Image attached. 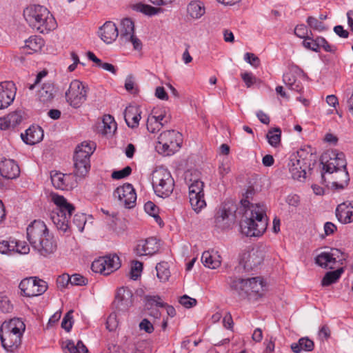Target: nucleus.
I'll use <instances>...</instances> for the list:
<instances>
[{
	"label": "nucleus",
	"mask_w": 353,
	"mask_h": 353,
	"mask_svg": "<svg viewBox=\"0 0 353 353\" xmlns=\"http://www.w3.org/2000/svg\"><path fill=\"white\" fill-rule=\"evenodd\" d=\"M254 194V189L250 188L241 200L243 209V219L240 222L241 232L247 236H260L268 226L265 207L263 204H252L249 199Z\"/></svg>",
	"instance_id": "f257e3e1"
},
{
	"label": "nucleus",
	"mask_w": 353,
	"mask_h": 353,
	"mask_svg": "<svg viewBox=\"0 0 353 353\" xmlns=\"http://www.w3.org/2000/svg\"><path fill=\"white\" fill-rule=\"evenodd\" d=\"M27 237L32 247L41 256H46L57 249L56 242L43 221L34 220L29 225Z\"/></svg>",
	"instance_id": "f03ea898"
},
{
	"label": "nucleus",
	"mask_w": 353,
	"mask_h": 353,
	"mask_svg": "<svg viewBox=\"0 0 353 353\" xmlns=\"http://www.w3.org/2000/svg\"><path fill=\"white\" fill-rule=\"evenodd\" d=\"M23 17L30 26L41 33L48 32L57 27L52 14L46 8L40 5H30L26 8Z\"/></svg>",
	"instance_id": "7ed1b4c3"
},
{
	"label": "nucleus",
	"mask_w": 353,
	"mask_h": 353,
	"mask_svg": "<svg viewBox=\"0 0 353 353\" xmlns=\"http://www.w3.org/2000/svg\"><path fill=\"white\" fill-rule=\"evenodd\" d=\"M24 323L18 318L4 322L0 327V339L5 350H16L21 343V336L25 331Z\"/></svg>",
	"instance_id": "20e7f679"
},
{
	"label": "nucleus",
	"mask_w": 353,
	"mask_h": 353,
	"mask_svg": "<svg viewBox=\"0 0 353 353\" xmlns=\"http://www.w3.org/2000/svg\"><path fill=\"white\" fill-rule=\"evenodd\" d=\"M52 199L58 208L51 213L50 218L58 230L65 232L69 228V219L74 211V206L59 194H52Z\"/></svg>",
	"instance_id": "39448f33"
},
{
	"label": "nucleus",
	"mask_w": 353,
	"mask_h": 353,
	"mask_svg": "<svg viewBox=\"0 0 353 353\" xmlns=\"http://www.w3.org/2000/svg\"><path fill=\"white\" fill-rule=\"evenodd\" d=\"M95 147L93 142L83 141L76 148L73 159L74 174L77 178L83 179L88 173L90 168V157Z\"/></svg>",
	"instance_id": "423d86ee"
},
{
	"label": "nucleus",
	"mask_w": 353,
	"mask_h": 353,
	"mask_svg": "<svg viewBox=\"0 0 353 353\" xmlns=\"http://www.w3.org/2000/svg\"><path fill=\"white\" fill-rule=\"evenodd\" d=\"M152 183L155 194L160 197H168L173 192L174 181L168 169L156 168L152 174Z\"/></svg>",
	"instance_id": "0eeeda50"
},
{
	"label": "nucleus",
	"mask_w": 353,
	"mask_h": 353,
	"mask_svg": "<svg viewBox=\"0 0 353 353\" xmlns=\"http://www.w3.org/2000/svg\"><path fill=\"white\" fill-rule=\"evenodd\" d=\"M312 156V153H305L304 150H301L290 157L288 168L292 178L300 181L305 179L306 169L310 166Z\"/></svg>",
	"instance_id": "6e6552de"
},
{
	"label": "nucleus",
	"mask_w": 353,
	"mask_h": 353,
	"mask_svg": "<svg viewBox=\"0 0 353 353\" xmlns=\"http://www.w3.org/2000/svg\"><path fill=\"white\" fill-rule=\"evenodd\" d=\"M182 134L176 130H167L160 134L156 148L159 152L171 155L181 147Z\"/></svg>",
	"instance_id": "1a4fd4ad"
},
{
	"label": "nucleus",
	"mask_w": 353,
	"mask_h": 353,
	"mask_svg": "<svg viewBox=\"0 0 353 353\" xmlns=\"http://www.w3.org/2000/svg\"><path fill=\"white\" fill-rule=\"evenodd\" d=\"M236 205L232 201H225L214 215V225L220 230L229 228L234 222Z\"/></svg>",
	"instance_id": "9d476101"
},
{
	"label": "nucleus",
	"mask_w": 353,
	"mask_h": 353,
	"mask_svg": "<svg viewBox=\"0 0 353 353\" xmlns=\"http://www.w3.org/2000/svg\"><path fill=\"white\" fill-rule=\"evenodd\" d=\"M87 99V90L83 83L78 81H72L65 92L66 101L74 108H80Z\"/></svg>",
	"instance_id": "9b49d317"
},
{
	"label": "nucleus",
	"mask_w": 353,
	"mask_h": 353,
	"mask_svg": "<svg viewBox=\"0 0 353 353\" xmlns=\"http://www.w3.org/2000/svg\"><path fill=\"white\" fill-rule=\"evenodd\" d=\"M19 288L22 295L31 297L43 294L48 289V285L43 280L37 277H30L23 279Z\"/></svg>",
	"instance_id": "f8f14e48"
},
{
	"label": "nucleus",
	"mask_w": 353,
	"mask_h": 353,
	"mask_svg": "<svg viewBox=\"0 0 353 353\" xmlns=\"http://www.w3.org/2000/svg\"><path fill=\"white\" fill-rule=\"evenodd\" d=\"M121 266L119 258L117 255H108L94 261L91 268L92 271L103 275H109Z\"/></svg>",
	"instance_id": "ddd939ff"
},
{
	"label": "nucleus",
	"mask_w": 353,
	"mask_h": 353,
	"mask_svg": "<svg viewBox=\"0 0 353 353\" xmlns=\"http://www.w3.org/2000/svg\"><path fill=\"white\" fill-rule=\"evenodd\" d=\"M203 182L197 179L189 185V198L191 206L194 212L199 213L206 206L204 199Z\"/></svg>",
	"instance_id": "4468645a"
},
{
	"label": "nucleus",
	"mask_w": 353,
	"mask_h": 353,
	"mask_svg": "<svg viewBox=\"0 0 353 353\" xmlns=\"http://www.w3.org/2000/svg\"><path fill=\"white\" fill-rule=\"evenodd\" d=\"M264 259V253L261 249H252L243 252L239 256V266L245 271L249 272L254 270L261 264Z\"/></svg>",
	"instance_id": "2eb2a0df"
},
{
	"label": "nucleus",
	"mask_w": 353,
	"mask_h": 353,
	"mask_svg": "<svg viewBox=\"0 0 353 353\" xmlns=\"http://www.w3.org/2000/svg\"><path fill=\"white\" fill-rule=\"evenodd\" d=\"M114 197H117L121 204L126 208L134 207L137 201V194L130 183H125L118 187L114 192Z\"/></svg>",
	"instance_id": "dca6fc26"
},
{
	"label": "nucleus",
	"mask_w": 353,
	"mask_h": 353,
	"mask_svg": "<svg viewBox=\"0 0 353 353\" xmlns=\"http://www.w3.org/2000/svg\"><path fill=\"white\" fill-rule=\"evenodd\" d=\"M15 94L16 88L12 81L0 83V110L8 108L14 101Z\"/></svg>",
	"instance_id": "f3484780"
},
{
	"label": "nucleus",
	"mask_w": 353,
	"mask_h": 353,
	"mask_svg": "<svg viewBox=\"0 0 353 353\" xmlns=\"http://www.w3.org/2000/svg\"><path fill=\"white\" fill-rule=\"evenodd\" d=\"M336 165L338 166L337 173L341 174V181H333L332 186L335 189H343L348 185L350 181L349 174L347 170V162L345 154L343 152L336 154Z\"/></svg>",
	"instance_id": "a211bd4d"
},
{
	"label": "nucleus",
	"mask_w": 353,
	"mask_h": 353,
	"mask_svg": "<svg viewBox=\"0 0 353 353\" xmlns=\"http://www.w3.org/2000/svg\"><path fill=\"white\" fill-rule=\"evenodd\" d=\"M160 245L155 237H150L140 240L137 245L135 251L139 256L152 255L158 252Z\"/></svg>",
	"instance_id": "6ab92c4d"
},
{
	"label": "nucleus",
	"mask_w": 353,
	"mask_h": 353,
	"mask_svg": "<svg viewBox=\"0 0 353 353\" xmlns=\"http://www.w3.org/2000/svg\"><path fill=\"white\" fill-rule=\"evenodd\" d=\"M114 303L119 311L128 310L133 303L132 290L124 287L119 288L117 291Z\"/></svg>",
	"instance_id": "aec40b11"
},
{
	"label": "nucleus",
	"mask_w": 353,
	"mask_h": 353,
	"mask_svg": "<svg viewBox=\"0 0 353 353\" xmlns=\"http://www.w3.org/2000/svg\"><path fill=\"white\" fill-rule=\"evenodd\" d=\"M0 174L5 179H13L19 176L20 169L14 160L3 158L0 162Z\"/></svg>",
	"instance_id": "412c9836"
},
{
	"label": "nucleus",
	"mask_w": 353,
	"mask_h": 353,
	"mask_svg": "<svg viewBox=\"0 0 353 353\" xmlns=\"http://www.w3.org/2000/svg\"><path fill=\"white\" fill-rule=\"evenodd\" d=\"M248 296L249 299L256 300L261 297L265 292L264 282L261 277L248 279Z\"/></svg>",
	"instance_id": "4be33fe9"
},
{
	"label": "nucleus",
	"mask_w": 353,
	"mask_h": 353,
	"mask_svg": "<svg viewBox=\"0 0 353 353\" xmlns=\"http://www.w3.org/2000/svg\"><path fill=\"white\" fill-rule=\"evenodd\" d=\"M227 283L230 286V289L234 293H236L241 298L248 296V279H244L236 276H230L227 279Z\"/></svg>",
	"instance_id": "5701e85b"
},
{
	"label": "nucleus",
	"mask_w": 353,
	"mask_h": 353,
	"mask_svg": "<svg viewBox=\"0 0 353 353\" xmlns=\"http://www.w3.org/2000/svg\"><path fill=\"white\" fill-rule=\"evenodd\" d=\"M99 36L106 43H112L119 36V30L112 21L105 22L99 29Z\"/></svg>",
	"instance_id": "b1692460"
},
{
	"label": "nucleus",
	"mask_w": 353,
	"mask_h": 353,
	"mask_svg": "<svg viewBox=\"0 0 353 353\" xmlns=\"http://www.w3.org/2000/svg\"><path fill=\"white\" fill-rule=\"evenodd\" d=\"M22 140L28 145H34L40 142L43 137V131L38 125H32L28 128L25 134H21Z\"/></svg>",
	"instance_id": "393cba45"
},
{
	"label": "nucleus",
	"mask_w": 353,
	"mask_h": 353,
	"mask_svg": "<svg viewBox=\"0 0 353 353\" xmlns=\"http://www.w3.org/2000/svg\"><path fill=\"white\" fill-rule=\"evenodd\" d=\"M336 216L342 223H349L353 221V205L351 202L339 205L336 210Z\"/></svg>",
	"instance_id": "a878e982"
},
{
	"label": "nucleus",
	"mask_w": 353,
	"mask_h": 353,
	"mask_svg": "<svg viewBox=\"0 0 353 353\" xmlns=\"http://www.w3.org/2000/svg\"><path fill=\"white\" fill-rule=\"evenodd\" d=\"M124 118L128 127L137 128L141 118V111L137 106L130 105L125 110Z\"/></svg>",
	"instance_id": "bb28decb"
},
{
	"label": "nucleus",
	"mask_w": 353,
	"mask_h": 353,
	"mask_svg": "<svg viewBox=\"0 0 353 353\" xmlns=\"http://www.w3.org/2000/svg\"><path fill=\"white\" fill-rule=\"evenodd\" d=\"M335 256L336 254L334 252H323L316 256L315 262L323 268L332 269L336 263Z\"/></svg>",
	"instance_id": "cd10ccee"
},
{
	"label": "nucleus",
	"mask_w": 353,
	"mask_h": 353,
	"mask_svg": "<svg viewBox=\"0 0 353 353\" xmlns=\"http://www.w3.org/2000/svg\"><path fill=\"white\" fill-rule=\"evenodd\" d=\"M44 46V41L39 37H30L26 41V44L22 47L21 50L24 54H32L39 51Z\"/></svg>",
	"instance_id": "c85d7f7f"
},
{
	"label": "nucleus",
	"mask_w": 353,
	"mask_h": 353,
	"mask_svg": "<svg viewBox=\"0 0 353 353\" xmlns=\"http://www.w3.org/2000/svg\"><path fill=\"white\" fill-rule=\"evenodd\" d=\"M187 12L191 19H200L205 13L204 3L200 1H192L187 6Z\"/></svg>",
	"instance_id": "c756f323"
},
{
	"label": "nucleus",
	"mask_w": 353,
	"mask_h": 353,
	"mask_svg": "<svg viewBox=\"0 0 353 353\" xmlns=\"http://www.w3.org/2000/svg\"><path fill=\"white\" fill-rule=\"evenodd\" d=\"M134 25L133 21L128 18L124 19L121 22L120 39L126 43L128 38H132L134 34Z\"/></svg>",
	"instance_id": "7c9ffc66"
},
{
	"label": "nucleus",
	"mask_w": 353,
	"mask_h": 353,
	"mask_svg": "<svg viewBox=\"0 0 353 353\" xmlns=\"http://www.w3.org/2000/svg\"><path fill=\"white\" fill-rule=\"evenodd\" d=\"M294 353H300L301 351L311 352L314 348V343L308 337H302L297 343H294L290 346Z\"/></svg>",
	"instance_id": "2f4dec72"
},
{
	"label": "nucleus",
	"mask_w": 353,
	"mask_h": 353,
	"mask_svg": "<svg viewBox=\"0 0 353 353\" xmlns=\"http://www.w3.org/2000/svg\"><path fill=\"white\" fill-rule=\"evenodd\" d=\"M55 88L50 83H44L38 92L39 99L43 102H50L54 97Z\"/></svg>",
	"instance_id": "473e14b6"
},
{
	"label": "nucleus",
	"mask_w": 353,
	"mask_h": 353,
	"mask_svg": "<svg viewBox=\"0 0 353 353\" xmlns=\"http://www.w3.org/2000/svg\"><path fill=\"white\" fill-rule=\"evenodd\" d=\"M343 272V268H338L334 271L327 272L321 281V285L323 286H329L331 284L336 283L339 279Z\"/></svg>",
	"instance_id": "72a5a7b5"
},
{
	"label": "nucleus",
	"mask_w": 353,
	"mask_h": 353,
	"mask_svg": "<svg viewBox=\"0 0 353 353\" xmlns=\"http://www.w3.org/2000/svg\"><path fill=\"white\" fill-rule=\"evenodd\" d=\"M65 346V353H88V350L81 341H78L77 344L72 340H68Z\"/></svg>",
	"instance_id": "f704fd0d"
},
{
	"label": "nucleus",
	"mask_w": 353,
	"mask_h": 353,
	"mask_svg": "<svg viewBox=\"0 0 353 353\" xmlns=\"http://www.w3.org/2000/svg\"><path fill=\"white\" fill-rule=\"evenodd\" d=\"M102 125V133L103 134H112L117 130V123L114 121V118L109 114L103 117Z\"/></svg>",
	"instance_id": "c9c22d12"
},
{
	"label": "nucleus",
	"mask_w": 353,
	"mask_h": 353,
	"mask_svg": "<svg viewBox=\"0 0 353 353\" xmlns=\"http://www.w3.org/2000/svg\"><path fill=\"white\" fill-rule=\"evenodd\" d=\"M71 174H64L61 172H56L51 174L52 183L54 188L57 189L64 190L68 184L66 183V179L70 177Z\"/></svg>",
	"instance_id": "e433bc0d"
},
{
	"label": "nucleus",
	"mask_w": 353,
	"mask_h": 353,
	"mask_svg": "<svg viewBox=\"0 0 353 353\" xmlns=\"http://www.w3.org/2000/svg\"><path fill=\"white\" fill-rule=\"evenodd\" d=\"M281 137V130L279 128H275L270 130L266 134V138L269 144L274 148H276L280 145Z\"/></svg>",
	"instance_id": "4c0bfd02"
},
{
	"label": "nucleus",
	"mask_w": 353,
	"mask_h": 353,
	"mask_svg": "<svg viewBox=\"0 0 353 353\" xmlns=\"http://www.w3.org/2000/svg\"><path fill=\"white\" fill-rule=\"evenodd\" d=\"M203 265L210 269H216L221 265V261L214 257L209 252H204L201 256Z\"/></svg>",
	"instance_id": "58836bf2"
},
{
	"label": "nucleus",
	"mask_w": 353,
	"mask_h": 353,
	"mask_svg": "<svg viewBox=\"0 0 353 353\" xmlns=\"http://www.w3.org/2000/svg\"><path fill=\"white\" fill-rule=\"evenodd\" d=\"M157 276L162 282H165L170 276L168 264L166 262L159 263L156 266Z\"/></svg>",
	"instance_id": "ea45409f"
},
{
	"label": "nucleus",
	"mask_w": 353,
	"mask_h": 353,
	"mask_svg": "<svg viewBox=\"0 0 353 353\" xmlns=\"http://www.w3.org/2000/svg\"><path fill=\"white\" fill-rule=\"evenodd\" d=\"M132 9L137 12H142L146 15L152 16L157 14L161 9L152 7L150 5L143 4L141 3H136L132 6Z\"/></svg>",
	"instance_id": "a19ab883"
},
{
	"label": "nucleus",
	"mask_w": 353,
	"mask_h": 353,
	"mask_svg": "<svg viewBox=\"0 0 353 353\" xmlns=\"http://www.w3.org/2000/svg\"><path fill=\"white\" fill-rule=\"evenodd\" d=\"M145 211L151 216L154 217L156 222L161 225L163 221L159 215V208L152 201H148L144 205Z\"/></svg>",
	"instance_id": "79ce46f5"
},
{
	"label": "nucleus",
	"mask_w": 353,
	"mask_h": 353,
	"mask_svg": "<svg viewBox=\"0 0 353 353\" xmlns=\"http://www.w3.org/2000/svg\"><path fill=\"white\" fill-rule=\"evenodd\" d=\"M162 123H158L155 117L149 116L147 119V129L149 132L152 133H155L160 130V129L163 127Z\"/></svg>",
	"instance_id": "37998d69"
},
{
	"label": "nucleus",
	"mask_w": 353,
	"mask_h": 353,
	"mask_svg": "<svg viewBox=\"0 0 353 353\" xmlns=\"http://www.w3.org/2000/svg\"><path fill=\"white\" fill-rule=\"evenodd\" d=\"M303 45L307 49L316 52H319V43L317 41V37L315 39L310 37H305L303 41Z\"/></svg>",
	"instance_id": "c03bdc74"
},
{
	"label": "nucleus",
	"mask_w": 353,
	"mask_h": 353,
	"mask_svg": "<svg viewBox=\"0 0 353 353\" xmlns=\"http://www.w3.org/2000/svg\"><path fill=\"white\" fill-rule=\"evenodd\" d=\"M307 23L310 28L319 32L323 31L326 29L322 21L312 16L307 17Z\"/></svg>",
	"instance_id": "a18cd8bd"
},
{
	"label": "nucleus",
	"mask_w": 353,
	"mask_h": 353,
	"mask_svg": "<svg viewBox=\"0 0 353 353\" xmlns=\"http://www.w3.org/2000/svg\"><path fill=\"white\" fill-rule=\"evenodd\" d=\"M143 270V263L139 261H134L130 272V278L137 280L140 276Z\"/></svg>",
	"instance_id": "49530a36"
},
{
	"label": "nucleus",
	"mask_w": 353,
	"mask_h": 353,
	"mask_svg": "<svg viewBox=\"0 0 353 353\" xmlns=\"http://www.w3.org/2000/svg\"><path fill=\"white\" fill-rule=\"evenodd\" d=\"M119 325L118 314L117 312H112L107 319L106 327L110 331H114Z\"/></svg>",
	"instance_id": "de8ad7c7"
},
{
	"label": "nucleus",
	"mask_w": 353,
	"mask_h": 353,
	"mask_svg": "<svg viewBox=\"0 0 353 353\" xmlns=\"http://www.w3.org/2000/svg\"><path fill=\"white\" fill-rule=\"evenodd\" d=\"M323 170L325 171V172L333 174L334 173L338 174V166L336 165V156L334 158H330V160L327 163H323Z\"/></svg>",
	"instance_id": "09e8293b"
},
{
	"label": "nucleus",
	"mask_w": 353,
	"mask_h": 353,
	"mask_svg": "<svg viewBox=\"0 0 353 353\" xmlns=\"http://www.w3.org/2000/svg\"><path fill=\"white\" fill-rule=\"evenodd\" d=\"M70 277L71 285L83 286L88 283V279L79 274H74Z\"/></svg>",
	"instance_id": "8fccbe9b"
},
{
	"label": "nucleus",
	"mask_w": 353,
	"mask_h": 353,
	"mask_svg": "<svg viewBox=\"0 0 353 353\" xmlns=\"http://www.w3.org/2000/svg\"><path fill=\"white\" fill-rule=\"evenodd\" d=\"M6 117L8 124L10 128H14L21 121V116L17 112L10 113Z\"/></svg>",
	"instance_id": "3c124183"
},
{
	"label": "nucleus",
	"mask_w": 353,
	"mask_h": 353,
	"mask_svg": "<svg viewBox=\"0 0 353 353\" xmlns=\"http://www.w3.org/2000/svg\"><path fill=\"white\" fill-rule=\"evenodd\" d=\"M72 310L68 311L64 316L61 322V327L67 332H70L72 327Z\"/></svg>",
	"instance_id": "603ef678"
},
{
	"label": "nucleus",
	"mask_w": 353,
	"mask_h": 353,
	"mask_svg": "<svg viewBox=\"0 0 353 353\" xmlns=\"http://www.w3.org/2000/svg\"><path fill=\"white\" fill-rule=\"evenodd\" d=\"M12 243L14 244V252L21 254H26L29 253L30 248L26 243L12 241Z\"/></svg>",
	"instance_id": "864d4df0"
},
{
	"label": "nucleus",
	"mask_w": 353,
	"mask_h": 353,
	"mask_svg": "<svg viewBox=\"0 0 353 353\" xmlns=\"http://www.w3.org/2000/svg\"><path fill=\"white\" fill-rule=\"evenodd\" d=\"M317 41L319 43V49L322 48L325 52L332 53L336 50V47L331 46L324 37H317Z\"/></svg>",
	"instance_id": "5fc2aeb1"
},
{
	"label": "nucleus",
	"mask_w": 353,
	"mask_h": 353,
	"mask_svg": "<svg viewBox=\"0 0 353 353\" xmlns=\"http://www.w3.org/2000/svg\"><path fill=\"white\" fill-rule=\"evenodd\" d=\"M132 172V168L130 166H126L121 170L114 171L112 173V178L114 179H121L129 176Z\"/></svg>",
	"instance_id": "6e6d98bb"
},
{
	"label": "nucleus",
	"mask_w": 353,
	"mask_h": 353,
	"mask_svg": "<svg viewBox=\"0 0 353 353\" xmlns=\"http://www.w3.org/2000/svg\"><path fill=\"white\" fill-rule=\"evenodd\" d=\"M0 310L3 313H9L12 310V305L6 296H0Z\"/></svg>",
	"instance_id": "4d7b16f0"
},
{
	"label": "nucleus",
	"mask_w": 353,
	"mask_h": 353,
	"mask_svg": "<svg viewBox=\"0 0 353 353\" xmlns=\"http://www.w3.org/2000/svg\"><path fill=\"white\" fill-rule=\"evenodd\" d=\"M179 303L186 308H190L196 305V300L193 298H190L188 295L182 296L179 299Z\"/></svg>",
	"instance_id": "13d9d810"
},
{
	"label": "nucleus",
	"mask_w": 353,
	"mask_h": 353,
	"mask_svg": "<svg viewBox=\"0 0 353 353\" xmlns=\"http://www.w3.org/2000/svg\"><path fill=\"white\" fill-rule=\"evenodd\" d=\"M244 59L254 68H257L260 65V59L254 54L246 52L244 55Z\"/></svg>",
	"instance_id": "bf43d9fd"
},
{
	"label": "nucleus",
	"mask_w": 353,
	"mask_h": 353,
	"mask_svg": "<svg viewBox=\"0 0 353 353\" xmlns=\"http://www.w3.org/2000/svg\"><path fill=\"white\" fill-rule=\"evenodd\" d=\"M73 224L77 227L78 230L82 232L85 224V219L83 214H75L73 218Z\"/></svg>",
	"instance_id": "052dcab7"
},
{
	"label": "nucleus",
	"mask_w": 353,
	"mask_h": 353,
	"mask_svg": "<svg viewBox=\"0 0 353 353\" xmlns=\"http://www.w3.org/2000/svg\"><path fill=\"white\" fill-rule=\"evenodd\" d=\"M13 251H14V244L12 243V241H0V253L8 254Z\"/></svg>",
	"instance_id": "680f3d73"
},
{
	"label": "nucleus",
	"mask_w": 353,
	"mask_h": 353,
	"mask_svg": "<svg viewBox=\"0 0 353 353\" xmlns=\"http://www.w3.org/2000/svg\"><path fill=\"white\" fill-rule=\"evenodd\" d=\"M57 286L59 288H64L70 284V277L69 274H64L59 276L57 280Z\"/></svg>",
	"instance_id": "e2e57ef3"
},
{
	"label": "nucleus",
	"mask_w": 353,
	"mask_h": 353,
	"mask_svg": "<svg viewBox=\"0 0 353 353\" xmlns=\"http://www.w3.org/2000/svg\"><path fill=\"white\" fill-rule=\"evenodd\" d=\"M307 26L304 24H299L297 25L294 29V34L302 39H304L307 37H309L307 35Z\"/></svg>",
	"instance_id": "0e129e2a"
},
{
	"label": "nucleus",
	"mask_w": 353,
	"mask_h": 353,
	"mask_svg": "<svg viewBox=\"0 0 353 353\" xmlns=\"http://www.w3.org/2000/svg\"><path fill=\"white\" fill-rule=\"evenodd\" d=\"M147 301L148 304L151 306L155 305L157 307H164L166 305V303H163L159 296H148Z\"/></svg>",
	"instance_id": "69168bd1"
},
{
	"label": "nucleus",
	"mask_w": 353,
	"mask_h": 353,
	"mask_svg": "<svg viewBox=\"0 0 353 353\" xmlns=\"http://www.w3.org/2000/svg\"><path fill=\"white\" fill-rule=\"evenodd\" d=\"M139 328L148 334H151L154 331L153 325L147 319H144L141 321Z\"/></svg>",
	"instance_id": "338daca9"
},
{
	"label": "nucleus",
	"mask_w": 353,
	"mask_h": 353,
	"mask_svg": "<svg viewBox=\"0 0 353 353\" xmlns=\"http://www.w3.org/2000/svg\"><path fill=\"white\" fill-rule=\"evenodd\" d=\"M241 77L248 88L255 83V77L252 74V73H243L241 74Z\"/></svg>",
	"instance_id": "774afa93"
}]
</instances>
